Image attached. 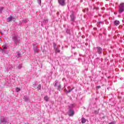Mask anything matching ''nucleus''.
Returning a JSON list of instances; mask_svg holds the SVG:
<instances>
[{
	"mask_svg": "<svg viewBox=\"0 0 124 124\" xmlns=\"http://www.w3.org/2000/svg\"><path fill=\"white\" fill-rule=\"evenodd\" d=\"M44 99L46 101V102H47V101H49V100H50V98H49V97H48V96H45L44 98Z\"/></svg>",
	"mask_w": 124,
	"mask_h": 124,
	"instance_id": "12",
	"label": "nucleus"
},
{
	"mask_svg": "<svg viewBox=\"0 0 124 124\" xmlns=\"http://www.w3.org/2000/svg\"><path fill=\"white\" fill-rule=\"evenodd\" d=\"M116 124V121H112L110 123H109L108 124Z\"/></svg>",
	"mask_w": 124,
	"mask_h": 124,
	"instance_id": "28",
	"label": "nucleus"
},
{
	"mask_svg": "<svg viewBox=\"0 0 124 124\" xmlns=\"http://www.w3.org/2000/svg\"><path fill=\"white\" fill-rule=\"evenodd\" d=\"M71 92V90H69L68 91H67V93H69Z\"/></svg>",
	"mask_w": 124,
	"mask_h": 124,
	"instance_id": "30",
	"label": "nucleus"
},
{
	"mask_svg": "<svg viewBox=\"0 0 124 124\" xmlns=\"http://www.w3.org/2000/svg\"><path fill=\"white\" fill-rule=\"evenodd\" d=\"M39 4H41V0H37Z\"/></svg>",
	"mask_w": 124,
	"mask_h": 124,
	"instance_id": "29",
	"label": "nucleus"
},
{
	"mask_svg": "<svg viewBox=\"0 0 124 124\" xmlns=\"http://www.w3.org/2000/svg\"><path fill=\"white\" fill-rule=\"evenodd\" d=\"M33 47L34 49H35V48H37V46H36V45H35V44H33Z\"/></svg>",
	"mask_w": 124,
	"mask_h": 124,
	"instance_id": "24",
	"label": "nucleus"
},
{
	"mask_svg": "<svg viewBox=\"0 0 124 124\" xmlns=\"http://www.w3.org/2000/svg\"><path fill=\"white\" fill-rule=\"evenodd\" d=\"M71 14L70 15V17H71V21H72L73 22H74V21H75V13L74 11H71Z\"/></svg>",
	"mask_w": 124,
	"mask_h": 124,
	"instance_id": "3",
	"label": "nucleus"
},
{
	"mask_svg": "<svg viewBox=\"0 0 124 124\" xmlns=\"http://www.w3.org/2000/svg\"><path fill=\"white\" fill-rule=\"evenodd\" d=\"M89 11V9H87V11Z\"/></svg>",
	"mask_w": 124,
	"mask_h": 124,
	"instance_id": "39",
	"label": "nucleus"
},
{
	"mask_svg": "<svg viewBox=\"0 0 124 124\" xmlns=\"http://www.w3.org/2000/svg\"><path fill=\"white\" fill-rule=\"evenodd\" d=\"M16 93H18L19 92H20V91H21V89L19 87H17L16 89Z\"/></svg>",
	"mask_w": 124,
	"mask_h": 124,
	"instance_id": "19",
	"label": "nucleus"
},
{
	"mask_svg": "<svg viewBox=\"0 0 124 124\" xmlns=\"http://www.w3.org/2000/svg\"><path fill=\"white\" fill-rule=\"evenodd\" d=\"M4 9V7H0V13H1L2 12V10Z\"/></svg>",
	"mask_w": 124,
	"mask_h": 124,
	"instance_id": "21",
	"label": "nucleus"
},
{
	"mask_svg": "<svg viewBox=\"0 0 124 124\" xmlns=\"http://www.w3.org/2000/svg\"><path fill=\"white\" fill-rule=\"evenodd\" d=\"M42 23L43 24H47L48 23V19L46 18L42 22Z\"/></svg>",
	"mask_w": 124,
	"mask_h": 124,
	"instance_id": "16",
	"label": "nucleus"
},
{
	"mask_svg": "<svg viewBox=\"0 0 124 124\" xmlns=\"http://www.w3.org/2000/svg\"><path fill=\"white\" fill-rule=\"evenodd\" d=\"M58 3L62 6H64L65 5V0H58Z\"/></svg>",
	"mask_w": 124,
	"mask_h": 124,
	"instance_id": "6",
	"label": "nucleus"
},
{
	"mask_svg": "<svg viewBox=\"0 0 124 124\" xmlns=\"http://www.w3.org/2000/svg\"><path fill=\"white\" fill-rule=\"evenodd\" d=\"M23 99H24L25 101H28V100H29V97L27 95L24 96Z\"/></svg>",
	"mask_w": 124,
	"mask_h": 124,
	"instance_id": "17",
	"label": "nucleus"
},
{
	"mask_svg": "<svg viewBox=\"0 0 124 124\" xmlns=\"http://www.w3.org/2000/svg\"><path fill=\"white\" fill-rule=\"evenodd\" d=\"M1 123H3L4 124H6L7 123V121L5 118H1L0 120Z\"/></svg>",
	"mask_w": 124,
	"mask_h": 124,
	"instance_id": "10",
	"label": "nucleus"
},
{
	"mask_svg": "<svg viewBox=\"0 0 124 124\" xmlns=\"http://www.w3.org/2000/svg\"><path fill=\"white\" fill-rule=\"evenodd\" d=\"M101 24V22H98L97 23V26L98 28H100V24Z\"/></svg>",
	"mask_w": 124,
	"mask_h": 124,
	"instance_id": "22",
	"label": "nucleus"
},
{
	"mask_svg": "<svg viewBox=\"0 0 124 124\" xmlns=\"http://www.w3.org/2000/svg\"><path fill=\"white\" fill-rule=\"evenodd\" d=\"M16 59H20V58H22V53L20 52V51H17L16 53Z\"/></svg>",
	"mask_w": 124,
	"mask_h": 124,
	"instance_id": "7",
	"label": "nucleus"
},
{
	"mask_svg": "<svg viewBox=\"0 0 124 124\" xmlns=\"http://www.w3.org/2000/svg\"><path fill=\"white\" fill-rule=\"evenodd\" d=\"M73 90H74V87L72 88L71 89H70L71 91H73Z\"/></svg>",
	"mask_w": 124,
	"mask_h": 124,
	"instance_id": "33",
	"label": "nucleus"
},
{
	"mask_svg": "<svg viewBox=\"0 0 124 124\" xmlns=\"http://www.w3.org/2000/svg\"><path fill=\"white\" fill-rule=\"evenodd\" d=\"M93 30H96V28H94Z\"/></svg>",
	"mask_w": 124,
	"mask_h": 124,
	"instance_id": "38",
	"label": "nucleus"
},
{
	"mask_svg": "<svg viewBox=\"0 0 124 124\" xmlns=\"http://www.w3.org/2000/svg\"><path fill=\"white\" fill-rule=\"evenodd\" d=\"M17 67L18 69H21V68L22 67V64H19Z\"/></svg>",
	"mask_w": 124,
	"mask_h": 124,
	"instance_id": "27",
	"label": "nucleus"
},
{
	"mask_svg": "<svg viewBox=\"0 0 124 124\" xmlns=\"http://www.w3.org/2000/svg\"><path fill=\"white\" fill-rule=\"evenodd\" d=\"M57 90L59 91L62 90V85H61V83H59V84L57 86Z\"/></svg>",
	"mask_w": 124,
	"mask_h": 124,
	"instance_id": "13",
	"label": "nucleus"
},
{
	"mask_svg": "<svg viewBox=\"0 0 124 124\" xmlns=\"http://www.w3.org/2000/svg\"><path fill=\"white\" fill-rule=\"evenodd\" d=\"M2 53H5L6 52V49H7V46L6 45H4L2 46Z\"/></svg>",
	"mask_w": 124,
	"mask_h": 124,
	"instance_id": "8",
	"label": "nucleus"
},
{
	"mask_svg": "<svg viewBox=\"0 0 124 124\" xmlns=\"http://www.w3.org/2000/svg\"><path fill=\"white\" fill-rule=\"evenodd\" d=\"M95 48L96 49L97 53H98L99 55H101L103 52L102 48L100 46H97Z\"/></svg>",
	"mask_w": 124,
	"mask_h": 124,
	"instance_id": "4",
	"label": "nucleus"
},
{
	"mask_svg": "<svg viewBox=\"0 0 124 124\" xmlns=\"http://www.w3.org/2000/svg\"><path fill=\"white\" fill-rule=\"evenodd\" d=\"M83 12H85V10H83Z\"/></svg>",
	"mask_w": 124,
	"mask_h": 124,
	"instance_id": "40",
	"label": "nucleus"
},
{
	"mask_svg": "<svg viewBox=\"0 0 124 124\" xmlns=\"http://www.w3.org/2000/svg\"><path fill=\"white\" fill-rule=\"evenodd\" d=\"M114 25H115V26H118V25H120V21L118 20H115L114 22Z\"/></svg>",
	"mask_w": 124,
	"mask_h": 124,
	"instance_id": "14",
	"label": "nucleus"
},
{
	"mask_svg": "<svg viewBox=\"0 0 124 124\" xmlns=\"http://www.w3.org/2000/svg\"><path fill=\"white\" fill-rule=\"evenodd\" d=\"M34 51L35 53H39V49L37 47L34 48Z\"/></svg>",
	"mask_w": 124,
	"mask_h": 124,
	"instance_id": "18",
	"label": "nucleus"
},
{
	"mask_svg": "<svg viewBox=\"0 0 124 124\" xmlns=\"http://www.w3.org/2000/svg\"><path fill=\"white\" fill-rule=\"evenodd\" d=\"M73 108H74V104H72L69 106V109H72Z\"/></svg>",
	"mask_w": 124,
	"mask_h": 124,
	"instance_id": "20",
	"label": "nucleus"
},
{
	"mask_svg": "<svg viewBox=\"0 0 124 124\" xmlns=\"http://www.w3.org/2000/svg\"><path fill=\"white\" fill-rule=\"evenodd\" d=\"M12 39L14 42V46H17L19 44V39H18V35L13 34L12 35Z\"/></svg>",
	"mask_w": 124,
	"mask_h": 124,
	"instance_id": "1",
	"label": "nucleus"
},
{
	"mask_svg": "<svg viewBox=\"0 0 124 124\" xmlns=\"http://www.w3.org/2000/svg\"><path fill=\"white\" fill-rule=\"evenodd\" d=\"M87 122V119H85V118L82 117L81 118V124H85Z\"/></svg>",
	"mask_w": 124,
	"mask_h": 124,
	"instance_id": "11",
	"label": "nucleus"
},
{
	"mask_svg": "<svg viewBox=\"0 0 124 124\" xmlns=\"http://www.w3.org/2000/svg\"><path fill=\"white\" fill-rule=\"evenodd\" d=\"M124 11V3H121L119 5V10L118 12L121 14V13H123Z\"/></svg>",
	"mask_w": 124,
	"mask_h": 124,
	"instance_id": "2",
	"label": "nucleus"
},
{
	"mask_svg": "<svg viewBox=\"0 0 124 124\" xmlns=\"http://www.w3.org/2000/svg\"><path fill=\"white\" fill-rule=\"evenodd\" d=\"M73 115H74V109L72 108L69 109L68 115L69 116V117H72Z\"/></svg>",
	"mask_w": 124,
	"mask_h": 124,
	"instance_id": "5",
	"label": "nucleus"
},
{
	"mask_svg": "<svg viewBox=\"0 0 124 124\" xmlns=\"http://www.w3.org/2000/svg\"><path fill=\"white\" fill-rule=\"evenodd\" d=\"M64 91L65 92H66V93H67V90H66V89H65L64 90Z\"/></svg>",
	"mask_w": 124,
	"mask_h": 124,
	"instance_id": "34",
	"label": "nucleus"
},
{
	"mask_svg": "<svg viewBox=\"0 0 124 124\" xmlns=\"http://www.w3.org/2000/svg\"><path fill=\"white\" fill-rule=\"evenodd\" d=\"M38 90H41V84H39L37 87Z\"/></svg>",
	"mask_w": 124,
	"mask_h": 124,
	"instance_id": "23",
	"label": "nucleus"
},
{
	"mask_svg": "<svg viewBox=\"0 0 124 124\" xmlns=\"http://www.w3.org/2000/svg\"><path fill=\"white\" fill-rule=\"evenodd\" d=\"M94 9H98V8L94 7Z\"/></svg>",
	"mask_w": 124,
	"mask_h": 124,
	"instance_id": "36",
	"label": "nucleus"
},
{
	"mask_svg": "<svg viewBox=\"0 0 124 124\" xmlns=\"http://www.w3.org/2000/svg\"><path fill=\"white\" fill-rule=\"evenodd\" d=\"M59 15H60V13H59V12H58L57 13V15L59 16Z\"/></svg>",
	"mask_w": 124,
	"mask_h": 124,
	"instance_id": "32",
	"label": "nucleus"
},
{
	"mask_svg": "<svg viewBox=\"0 0 124 124\" xmlns=\"http://www.w3.org/2000/svg\"><path fill=\"white\" fill-rule=\"evenodd\" d=\"M0 51H1V52H2V48H1V47H0Z\"/></svg>",
	"mask_w": 124,
	"mask_h": 124,
	"instance_id": "35",
	"label": "nucleus"
},
{
	"mask_svg": "<svg viewBox=\"0 0 124 124\" xmlns=\"http://www.w3.org/2000/svg\"><path fill=\"white\" fill-rule=\"evenodd\" d=\"M54 50L56 54H58V53H61V50L59 48V46L57 47H54Z\"/></svg>",
	"mask_w": 124,
	"mask_h": 124,
	"instance_id": "9",
	"label": "nucleus"
},
{
	"mask_svg": "<svg viewBox=\"0 0 124 124\" xmlns=\"http://www.w3.org/2000/svg\"><path fill=\"white\" fill-rule=\"evenodd\" d=\"M22 23H28V19H24L22 21Z\"/></svg>",
	"mask_w": 124,
	"mask_h": 124,
	"instance_id": "25",
	"label": "nucleus"
},
{
	"mask_svg": "<svg viewBox=\"0 0 124 124\" xmlns=\"http://www.w3.org/2000/svg\"><path fill=\"white\" fill-rule=\"evenodd\" d=\"M68 89H70V86H68Z\"/></svg>",
	"mask_w": 124,
	"mask_h": 124,
	"instance_id": "37",
	"label": "nucleus"
},
{
	"mask_svg": "<svg viewBox=\"0 0 124 124\" xmlns=\"http://www.w3.org/2000/svg\"><path fill=\"white\" fill-rule=\"evenodd\" d=\"M58 83H59L58 81H55V84H54V87H57Z\"/></svg>",
	"mask_w": 124,
	"mask_h": 124,
	"instance_id": "26",
	"label": "nucleus"
},
{
	"mask_svg": "<svg viewBox=\"0 0 124 124\" xmlns=\"http://www.w3.org/2000/svg\"><path fill=\"white\" fill-rule=\"evenodd\" d=\"M100 88H101V86H98L96 87V89H100Z\"/></svg>",
	"mask_w": 124,
	"mask_h": 124,
	"instance_id": "31",
	"label": "nucleus"
},
{
	"mask_svg": "<svg viewBox=\"0 0 124 124\" xmlns=\"http://www.w3.org/2000/svg\"><path fill=\"white\" fill-rule=\"evenodd\" d=\"M12 19H13V16H11L10 17H8L7 18V21L8 22H11V21H12Z\"/></svg>",
	"mask_w": 124,
	"mask_h": 124,
	"instance_id": "15",
	"label": "nucleus"
}]
</instances>
